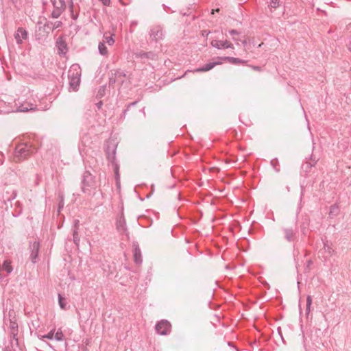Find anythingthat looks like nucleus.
I'll return each mask as SVG.
<instances>
[{"instance_id": "obj_36", "label": "nucleus", "mask_w": 351, "mask_h": 351, "mask_svg": "<svg viewBox=\"0 0 351 351\" xmlns=\"http://www.w3.org/2000/svg\"><path fill=\"white\" fill-rule=\"evenodd\" d=\"M337 212H338V208L336 207L335 206H332L330 207L329 215H330V216H332V215H335Z\"/></svg>"}, {"instance_id": "obj_19", "label": "nucleus", "mask_w": 351, "mask_h": 351, "mask_svg": "<svg viewBox=\"0 0 351 351\" xmlns=\"http://www.w3.org/2000/svg\"><path fill=\"white\" fill-rule=\"evenodd\" d=\"M217 64H218L217 62H210V63L206 64L202 67L197 69L195 70V71H197V72L208 71L212 69Z\"/></svg>"}, {"instance_id": "obj_23", "label": "nucleus", "mask_w": 351, "mask_h": 351, "mask_svg": "<svg viewBox=\"0 0 351 351\" xmlns=\"http://www.w3.org/2000/svg\"><path fill=\"white\" fill-rule=\"evenodd\" d=\"M2 269L6 271L8 274H10L12 271L11 262L5 260L2 265Z\"/></svg>"}, {"instance_id": "obj_10", "label": "nucleus", "mask_w": 351, "mask_h": 351, "mask_svg": "<svg viewBox=\"0 0 351 351\" xmlns=\"http://www.w3.org/2000/svg\"><path fill=\"white\" fill-rule=\"evenodd\" d=\"M62 26V23L60 21L56 22L47 21L44 25V30L49 34L50 32L60 28Z\"/></svg>"}, {"instance_id": "obj_39", "label": "nucleus", "mask_w": 351, "mask_h": 351, "mask_svg": "<svg viewBox=\"0 0 351 351\" xmlns=\"http://www.w3.org/2000/svg\"><path fill=\"white\" fill-rule=\"evenodd\" d=\"M229 34L232 36L238 35L239 32L235 29H232L229 31Z\"/></svg>"}, {"instance_id": "obj_14", "label": "nucleus", "mask_w": 351, "mask_h": 351, "mask_svg": "<svg viewBox=\"0 0 351 351\" xmlns=\"http://www.w3.org/2000/svg\"><path fill=\"white\" fill-rule=\"evenodd\" d=\"M116 226L117 230L121 234L127 231L126 222L123 216H119L117 219Z\"/></svg>"}, {"instance_id": "obj_28", "label": "nucleus", "mask_w": 351, "mask_h": 351, "mask_svg": "<svg viewBox=\"0 0 351 351\" xmlns=\"http://www.w3.org/2000/svg\"><path fill=\"white\" fill-rule=\"evenodd\" d=\"M54 339L58 341H63L64 335L60 329L54 333Z\"/></svg>"}, {"instance_id": "obj_15", "label": "nucleus", "mask_w": 351, "mask_h": 351, "mask_svg": "<svg viewBox=\"0 0 351 351\" xmlns=\"http://www.w3.org/2000/svg\"><path fill=\"white\" fill-rule=\"evenodd\" d=\"M133 247H134V249H133L134 261L136 264L140 265L142 263V261H143L141 249H140L138 245H137V244L136 245L134 244L133 245Z\"/></svg>"}, {"instance_id": "obj_17", "label": "nucleus", "mask_w": 351, "mask_h": 351, "mask_svg": "<svg viewBox=\"0 0 351 351\" xmlns=\"http://www.w3.org/2000/svg\"><path fill=\"white\" fill-rule=\"evenodd\" d=\"M34 109H35L34 105L32 104H29V103H25V104H21L17 108L18 111L23 112H28L29 110H32Z\"/></svg>"}, {"instance_id": "obj_37", "label": "nucleus", "mask_w": 351, "mask_h": 351, "mask_svg": "<svg viewBox=\"0 0 351 351\" xmlns=\"http://www.w3.org/2000/svg\"><path fill=\"white\" fill-rule=\"evenodd\" d=\"M71 17L73 19L76 20L77 18V14H74L73 11V3L71 5Z\"/></svg>"}, {"instance_id": "obj_45", "label": "nucleus", "mask_w": 351, "mask_h": 351, "mask_svg": "<svg viewBox=\"0 0 351 351\" xmlns=\"http://www.w3.org/2000/svg\"><path fill=\"white\" fill-rule=\"evenodd\" d=\"M243 45H245L246 44V41H243Z\"/></svg>"}, {"instance_id": "obj_22", "label": "nucleus", "mask_w": 351, "mask_h": 351, "mask_svg": "<svg viewBox=\"0 0 351 351\" xmlns=\"http://www.w3.org/2000/svg\"><path fill=\"white\" fill-rule=\"evenodd\" d=\"M99 52L102 56H106L108 54V49L106 46L105 42L102 41L99 43L98 45Z\"/></svg>"}, {"instance_id": "obj_2", "label": "nucleus", "mask_w": 351, "mask_h": 351, "mask_svg": "<svg viewBox=\"0 0 351 351\" xmlns=\"http://www.w3.org/2000/svg\"><path fill=\"white\" fill-rule=\"evenodd\" d=\"M97 185L95 177L88 171L83 173L82 181V192L91 195L93 191L96 189Z\"/></svg>"}, {"instance_id": "obj_13", "label": "nucleus", "mask_w": 351, "mask_h": 351, "mask_svg": "<svg viewBox=\"0 0 351 351\" xmlns=\"http://www.w3.org/2000/svg\"><path fill=\"white\" fill-rule=\"evenodd\" d=\"M136 58H140L141 60L150 59L154 60L156 58V53L152 51L145 52L143 51L134 53Z\"/></svg>"}, {"instance_id": "obj_38", "label": "nucleus", "mask_w": 351, "mask_h": 351, "mask_svg": "<svg viewBox=\"0 0 351 351\" xmlns=\"http://www.w3.org/2000/svg\"><path fill=\"white\" fill-rule=\"evenodd\" d=\"M104 5L108 6L110 4V0H99Z\"/></svg>"}, {"instance_id": "obj_33", "label": "nucleus", "mask_w": 351, "mask_h": 351, "mask_svg": "<svg viewBox=\"0 0 351 351\" xmlns=\"http://www.w3.org/2000/svg\"><path fill=\"white\" fill-rule=\"evenodd\" d=\"M324 249L329 254H331L333 252V250L328 241L324 243Z\"/></svg>"}, {"instance_id": "obj_46", "label": "nucleus", "mask_w": 351, "mask_h": 351, "mask_svg": "<svg viewBox=\"0 0 351 351\" xmlns=\"http://www.w3.org/2000/svg\"><path fill=\"white\" fill-rule=\"evenodd\" d=\"M302 195H303V193L302 192L300 199H302Z\"/></svg>"}, {"instance_id": "obj_41", "label": "nucleus", "mask_w": 351, "mask_h": 351, "mask_svg": "<svg viewBox=\"0 0 351 351\" xmlns=\"http://www.w3.org/2000/svg\"><path fill=\"white\" fill-rule=\"evenodd\" d=\"M102 105H103L102 101H99V102L97 103V104H96L97 107L99 109H100V108H101Z\"/></svg>"}, {"instance_id": "obj_1", "label": "nucleus", "mask_w": 351, "mask_h": 351, "mask_svg": "<svg viewBox=\"0 0 351 351\" xmlns=\"http://www.w3.org/2000/svg\"><path fill=\"white\" fill-rule=\"evenodd\" d=\"M81 68L79 64H73L68 71L69 88L77 90L80 83Z\"/></svg>"}, {"instance_id": "obj_43", "label": "nucleus", "mask_w": 351, "mask_h": 351, "mask_svg": "<svg viewBox=\"0 0 351 351\" xmlns=\"http://www.w3.org/2000/svg\"><path fill=\"white\" fill-rule=\"evenodd\" d=\"M136 104V101L133 102V103H131L130 105V106H134Z\"/></svg>"}, {"instance_id": "obj_27", "label": "nucleus", "mask_w": 351, "mask_h": 351, "mask_svg": "<svg viewBox=\"0 0 351 351\" xmlns=\"http://www.w3.org/2000/svg\"><path fill=\"white\" fill-rule=\"evenodd\" d=\"M58 304L62 309L65 310L66 308V303L65 302V298L62 297L60 294H58Z\"/></svg>"}, {"instance_id": "obj_42", "label": "nucleus", "mask_w": 351, "mask_h": 351, "mask_svg": "<svg viewBox=\"0 0 351 351\" xmlns=\"http://www.w3.org/2000/svg\"><path fill=\"white\" fill-rule=\"evenodd\" d=\"M115 82L114 79H112V77L110 78V83H114Z\"/></svg>"}, {"instance_id": "obj_11", "label": "nucleus", "mask_w": 351, "mask_h": 351, "mask_svg": "<svg viewBox=\"0 0 351 351\" xmlns=\"http://www.w3.org/2000/svg\"><path fill=\"white\" fill-rule=\"evenodd\" d=\"M211 45L213 47H215L217 49H228L231 48L233 49V45L231 43H229L228 41H221L217 40H213L211 41Z\"/></svg>"}, {"instance_id": "obj_21", "label": "nucleus", "mask_w": 351, "mask_h": 351, "mask_svg": "<svg viewBox=\"0 0 351 351\" xmlns=\"http://www.w3.org/2000/svg\"><path fill=\"white\" fill-rule=\"evenodd\" d=\"M103 41L105 42V44L108 43L110 46L113 45L115 42L114 39L113 38V34L108 36L107 32H106L104 34V40Z\"/></svg>"}, {"instance_id": "obj_8", "label": "nucleus", "mask_w": 351, "mask_h": 351, "mask_svg": "<svg viewBox=\"0 0 351 351\" xmlns=\"http://www.w3.org/2000/svg\"><path fill=\"white\" fill-rule=\"evenodd\" d=\"M18 334H10V346H6L8 351H20L21 347L19 346V339L17 337Z\"/></svg>"}, {"instance_id": "obj_18", "label": "nucleus", "mask_w": 351, "mask_h": 351, "mask_svg": "<svg viewBox=\"0 0 351 351\" xmlns=\"http://www.w3.org/2000/svg\"><path fill=\"white\" fill-rule=\"evenodd\" d=\"M317 160L313 158V156L311 157L310 161H306L302 165V169L305 171H308L313 166H314L316 164Z\"/></svg>"}, {"instance_id": "obj_44", "label": "nucleus", "mask_w": 351, "mask_h": 351, "mask_svg": "<svg viewBox=\"0 0 351 351\" xmlns=\"http://www.w3.org/2000/svg\"><path fill=\"white\" fill-rule=\"evenodd\" d=\"M233 39H234L235 41H238V40H239L237 38H234V37L233 38Z\"/></svg>"}, {"instance_id": "obj_20", "label": "nucleus", "mask_w": 351, "mask_h": 351, "mask_svg": "<svg viewBox=\"0 0 351 351\" xmlns=\"http://www.w3.org/2000/svg\"><path fill=\"white\" fill-rule=\"evenodd\" d=\"M53 4V8L56 9L58 8L59 9L64 10L65 9V1L64 0H51Z\"/></svg>"}, {"instance_id": "obj_12", "label": "nucleus", "mask_w": 351, "mask_h": 351, "mask_svg": "<svg viewBox=\"0 0 351 351\" xmlns=\"http://www.w3.org/2000/svg\"><path fill=\"white\" fill-rule=\"evenodd\" d=\"M106 156L109 162L114 164V171L116 174H118V165L115 163V149L112 148V149H110L108 147L106 150Z\"/></svg>"}, {"instance_id": "obj_5", "label": "nucleus", "mask_w": 351, "mask_h": 351, "mask_svg": "<svg viewBox=\"0 0 351 351\" xmlns=\"http://www.w3.org/2000/svg\"><path fill=\"white\" fill-rule=\"evenodd\" d=\"M282 232L284 233L285 239L288 242H294L297 237L298 228L296 226L294 228L293 227H287L282 228Z\"/></svg>"}, {"instance_id": "obj_32", "label": "nucleus", "mask_w": 351, "mask_h": 351, "mask_svg": "<svg viewBox=\"0 0 351 351\" xmlns=\"http://www.w3.org/2000/svg\"><path fill=\"white\" fill-rule=\"evenodd\" d=\"M280 5V0H271L270 3L269 5V8L270 10L276 9Z\"/></svg>"}, {"instance_id": "obj_26", "label": "nucleus", "mask_w": 351, "mask_h": 351, "mask_svg": "<svg viewBox=\"0 0 351 351\" xmlns=\"http://www.w3.org/2000/svg\"><path fill=\"white\" fill-rule=\"evenodd\" d=\"M63 11V10L59 9L58 8H56V9L53 8V10L51 14V16L53 19H58L61 15Z\"/></svg>"}, {"instance_id": "obj_25", "label": "nucleus", "mask_w": 351, "mask_h": 351, "mask_svg": "<svg viewBox=\"0 0 351 351\" xmlns=\"http://www.w3.org/2000/svg\"><path fill=\"white\" fill-rule=\"evenodd\" d=\"M225 59L228 60L229 62L232 64H240V63H244L245 61L237 58H233V57H226Z\"/></svg>"}, {"instance_id": "obj_29", "label": "nucleus", "mask_w": 351, "mask_h": 351, "mask_svg": "<svg viewBox=\"0 0 351 351\" xmlns=\"http://www.w3.org/2000/svg\"><path fill=\"white\" fill-rule=\"evenodd\" d=\"M59 203H58V213L60 214V210L63 208L64 202V197L62 194H59Z\"/></svg>"}, {"instance_id": "obj_9", "label": "nucleus", "mask_w": 351, "mask_h": 351, "mask_svg": "<svg viewBox=\"0 0 351 351\" xmlns=\"http://www.w3.org/2000/svg\"><path fill=\"white\" fill-rule=\"evenodd\" d=\"M27 32L22 27H19L14 34V38L17 44H21L24 40L27 39Z\"/></svg>"}, {"instance_id": "obj_7", "label": "nucleus", "mask_w": 351, "mask_h": 351, "mask_svg": "<svg viewBox=\"0 0 351 351\" xmlns=\"http://www.w3.org/2000/svg\"><path fill=\"white\" fill-rule=\"evenodd\" d=\"M29 250H30V258L33 263L37 262V258L40 249V243L38 241H34L29 243Z\"/></svg>"}, {"instance_id": "obj_30", "label": "nucleus", "mask_w": 351, "mask_h": 351, "mask_svg": "<svg viewBox=\"0 0 351 351\" xmlns=\"http://www.w3.org/2000/svg\"><path fill=\"white\" fill-rule=\"evenodd\" d=\"M73 242L75 243V244L77 246H78L80 241V237L78 235V232H77V230L76 229L73 230Z\"/></svg>"}, {"instance_id": "obj_3", "label": "nucleus", "mask_w": 351, "mask_h": 351, "mask_svg": "<svg viewBox=\"0 0 351 351\" xmlns=\"http://www.w3.org/2000/svg\"><path fill=\"white\" fill-rule=\"evenodd\" d=\"M35 152V149L28 143H21L18 145L15 148L14 158L17 161L25 159L27 157L32 154Z\"/></svg>"}, {"instance_id": "obj_35", "label": "nucleus", "mask_w": 351, "mask_h": 351, "mask_svg": "<svg viewBox=\"0 0 351 351\" xmlns=\"http://www.w3.org/2000/svg\"><path fill=\"white\" fill-rule=\"evenodd\" d=\"M54 331L55 330H51L48 334L43 336V338H47L49 339H54Z\"/></svg>"}, {"instance_id": "obj_4", "label": "nucleus", "mask_w": 351, "mask_h": 351, "mask_svg": "<svg viewBox=\"0 0 351 351\" xmlns=\"http://www.w3.org/2000/svg\"><path fill=\"white\" fill-rule=\"evenodd\" d=\"M171 324L165 319L158 322L155 326L156 332L160 335H167L171 331Z\"/></svg>"}, {"instance_id": "obj_6", "label": "nucleus", "mask_w": 351, "mask_h": 351, "mask_svg": "<svg viewBox=\"0 0 351 351\" xmlns=\"http://www.w3.org/2000/svg\"><path fill=\"white\" fill-rule=\"evenodd\" d=\"M149 36L152 40L158 42L164 38L162 28L160 25L154 26L149 32Z\"/></svg>"}, {"instance_id": "obj_16", "label": "nucleus", "mask_w": 351, "mask_h": 351, "mask_svg": "<svg viewBox=\"0 0 351 351\" xmlns=\"http://www.w3.org/2000/svg\"><path fill=\"white\" fill-rule=\"evenodd\" d=\"M58 53L60 54H65L67 51L66 43L60 38H58L56 41Z\"/></svg>"}, {"instance_id": "obj_31", "label": "nucleus", "mask_w": 351, "mask_h": 351, "mask_svg": "<svg viewBox=\"0 0 351 351\" xmlns=\"http://www.w3.org/2000/svg\"><path fill=\"white\" fill-rule=\"evenodd\" d=\"M312 298L311 295H308L307 296V298H306V314L308 315L309 313H310V311H311V304H312Z\"/></svg>"}, {"instance_id": "obj_40", "label": "nucleus", "mask_w": 351, "mask_h": 351, "mask_svg": "<svg viewBox=\"0 0 351 351\" xmlns=\"http://www.w3.org/2000/svg\"><path fill=\"white\" fill-rule=\"evenodd\" d=\"M79 223H80L79 220H77V219L75 220V221H74V229H76L77 230L78 227H79Z\"/></svg>"}, {"instance_id": "obj_24", "label": "nucleus", "mask_w": 351, "mask_h": 351, "mask_svg": "<svg viewBox=\"0 0 351 351\" xmlns=\"http://www.w3.org/2000/svg\"><path fill=\"white\" fill-rule=\"evenodd\" d=\"M10 328L11 330L10 334H18V324L16 321L10 320Z\"/></svg>"}, {"instance_id": "obj_34", "label": "nucleus", "mask_w": 351, "mask_h": 351, "mask_svg": "<svg viewBox=\"0 0 351 351\" xmlns=\"http://www.w3.org/2000/svg\"><path fill=\"white\" fill-rule=\"evenodd\" d=\"M270 163H271V165L274 167V170L276 172H279L280 171V169L278 167V160L277 158H274V159L271 160Z\"/></svg>"}]
</instances>
